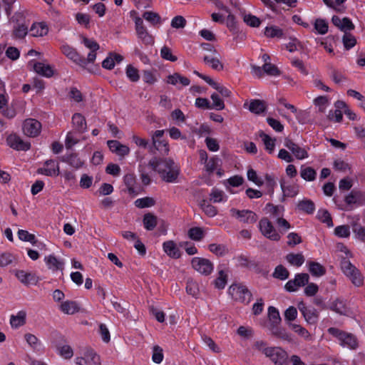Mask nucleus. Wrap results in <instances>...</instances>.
Segmentation results:
<instances>
[{"instance_id":"aec40b11","label":"nucleus","mask_w":365,"mask_h":365,"mask_svg":"<svg viewBox=\"0 0 365 365\" xmlns=\"http://www.w3.org/2000/svg\"><path fill=\"white\" fill-rule=\"evenodd\" d=\"M107 144L110 150L119 156L124 157L130 153V148L118 140H108Z\"/></svg>"},{"instance_id":"9d476101","label":"nucleus","mask_w":365,"mask_h":365,"mask_svg":"<svg viewBox=\"0 0 365 365\" xmlns=\"http://www.w3.org/2000/svg\"><path fill=\"white\" fill-rule=\"evenodd\" d=\"M284 146L292 152V156L295 157L297 160H302L309 157L308 150L307 147H301L295 143L290 139H285L284 143Z\"/></svg>"},{"instance_id":"4d7b16f0","label":"nucleus","mask_w":365,"mask_h":365,"mask_svg":"<svg viewBox=\"0 0 365 365\" xmlns=\"http://www.w3.org/2000/svg\"><path fill=\"white\" fill-rule=\"evenodd\" d=\"M188 236L193 240L199 241L204 236L203 230L198 227H192L188 230Z\"/></svg>"},{"instance_id":"13d9d810","label":"nucleus","mask_w":365,"mask_h":365,"mask_svg":"<svg viewBox=\"0 0 365 365\" xmlns=\"http://www.w3.org/2000/svg\"><path fill=\"white\" fill-rule=\"evenodd\" d=\"M347 94L360 101L359 107L365 111V97L362 94L353 89L348 90Z\"/></svg>"},{"instance_id":"a19ab883","label":"nucleus","mask_w":365,"mask_h":365,"mask_svg":"<svg viewBox=\"0 0 365 365\" xmlns=\"http://www.w3.org/2000/svg\"><path fill=\"white\" fill-rule=\"evenodd\" d=\"M143 18L153 26L160 24L162 22L160 15L158 13L150 11H145L143 14Z\"/></svg>"},{"instance_id":"6ab92c4d","label":"nucleus","mask_w":365,"mask_h":365,"mask_svg":"<svg viewBox=\"0 0 365 365\" xmlns=\"http://www.w3.org/2000/svg\"><path fill=\"white\" fill-rule=\"evenodd\" d=\"M38 173L47 176H57L59 175L58 163L53 160H46L43 165L38 169Z\"/></svg>"},{"instance_id":"dca6fc26","label":"nucleus","mask_w":365,"mask_h":365,"mask_svg":"<svg viewBox=\"0 0 365 365\" xmlns=\"http://www.w3.org/2000/svg\"><path fill=\"white\" fill-rule=\"evenodd\" d=\"M43 261L48 269L53 272L61 271L63 272L65 266L63 259L58 258L54 255H48L45 256Z\"/></svg>"},{"instance_id":"ddd939ff","label":"nucleus","mask_w":365,"mask_h":365,"mask_svg":"<svg viewBox=\"0 0 365 365\" xmlns=\"http://www.w3.org/2000/svg\"><path fill=\"white\" fill-rule=\"evenodd\" d=\"M81 43L91 51L88 53L86 60V66L88 63H93L96 58V51L100 48L99 44L93 38H88L83 36Z\"/></svg>"},{"instance_id":"bb28decb","label":"nucleus","mask_w":365,"mask_h":365,"mask_svg":"<svg viewBox=\"0 0 365 365\" xmlns=\"http://www.w3.org/2000/svg\"><path fill=\"white\" fill-rule=\"evenodd\" d=\"M123 60V57L118 53H110L109 55L103 61L102 66L108 70L114 68L115 63H120Z\"/></svg>"},{"instance_id":"c85d7f7f","label":"nucleus","mask_w":365,"mask_h":365,"mask_svg":"<svg viewBox=\"0 0 365 365\" xmlns=\"http://www.w3.org/2000/svg\"><path fill=\"white\" fill-rule=\"evenodd\" d=\"M163 248L164 252L170 257L178 258L180 256L178 247L172 240L165 242Z\"/></svg>"},{"instance_id":"a878e982","label":"nucleus","mask_w":365,"mask_h":365,"mask_svg":"<svg viewBox=\"0 0 365 365\" xmlns=\"http://www.w3.org/2000/svg\"><path fill=\"white\" fill-rule=\"evenodd\" d=\"M334 25L344 31H351L354 29V25L348 18L340 19L339 16H334L331 19Z\"/></svg>"},{"instance_id":"412c9836","label":"nucleus","mask_w":365,"mask_h":365,"mask_svg":"<svg viewBox=\"0 0 365 365\" xmlns=\"http://www.w3.org/2000/svg\"><path fill=\"white\" fill-rule=\"evenodd\" d=\"M29 65L32 66L34 71L41 76L49 78L53 74V70L48 64H45L41 62L30 61Z\"/></svg>"},{"instance_id":"7ed1b4c3","label":"nucleus","mask_w":365,"mask_h":365,"mask_svg":"<svg viewBox=\"0 0 365 365\" xmlns=\"http://www.w3.org/2000/svg\"><path fill=\"white\" fill-rule=\"evenodd\" d=\"M229 294L236 301L248 304L251 301L252 294L247 288L241 284H232L229 287Z\"/></svg>"},{"instance_id":"69168bd1","label":"nucleus","mask_w":365,"mask_h":365,"mask_svg":"<svg viewBox=\"0 0 365 365\" xmlns=\"http://www.w3.org/2000/svg\"><path fill=\"white\" fill-rule=\"evenodd\" d=\"M24 339L27 344H29V346L33 349L38 348L41 344L40 340L37 338V336L32 334L26 333L24 335Z\"/></svg>"},{"instance_id":"f3484780","label":"nucleus","mask_w":365,"mask_h":365,"mask_svg":"<svg viewBox=\"0 0 365 365\" xmlns=\"http://www.w3.org/2000/svg\"><path fill=\"white\" fill-rule=\"evenodd\" d=\"M15 276L26 286L36 284L39 280L38 277L35 273L24 270H16Z\"/></svg>"},{"instance_id":"bf43d9fd","label":"nucleus","mask_w":365,"mask_h":365,"mask_svg":"<svg viewBox=\"0 0 365 365\" xmlns=\"http://www.w3.org/2000/svg\"><path fill=\"white\" fill-rule=\"evenodd\" d=\"M155 148L164 155H168L169 153L168 143L165 140H153V142Z\"/></svg>"},{"instance_id":"338daca9","label":"nucleus","mask_w":365,"mask_h":365,"mask_svg":"<svg viewBox=\"0 0 365 365\" xmlns=\"http://www.w3.org/2000/svg\"><path fill=\"white\" fill-rule=\"evenodd\" d=\"M125 73L127 77L133 82H136L140 78L138 70L131 65L127 66Z\"/></svg>"},{"instance_id":"4be33fe9","label":"nucleus","mask_w":365,"mask_h":365,"mask_svg":"<svg viewBox=\"0 0 365 365\" xmlns=\"http://www.w3.org/2000/svg\"><path fill=\"white\" fill-rule=\"evenodd\" d=\"M299 309L308 324H314L317 323L318 314L314 309L308 308L302 303L299 304Z\"/></svg>"},{"instance_id":"6e6d98bb","label":"nucleus","mask_w":365,"mask_h":365,"mask_svg":"<svg viewBox=\"0 0 365 365\" xmlns=\"http://www.w3.org/2000/svg\"><path fill=\"white\" fill-rule=\"evenodd\" d=\"M135 205L139 208L150 207L154 205L155 200L151 197H143L137 199L134 202Z\"/></svg>"},{"instance_id":"2eb2a0df","label":"nucleus","mask_w":365,"mask_h":365,"mask_svg":"<svg viewBox=\"0 0 365 365\" xmlns=\"http://www.w3.org/2000/svg\"><path fill=\"white\" fill-rule=\"evenodd\" d=\"M61 52L69 59L73 61L76 64L86 67V60L81 57L75 48L68 44H63L61 47Z\"/></svg>"},{"instance_id":"9b49d317","label":"nucleus","mask_w":365,"mask_h":365,"mask_svg":"<svg viewBox=\"0 0 365 365\" xmlns=\"http://www.w3.org/2000/svg\"><path fill=\"white\" fill-rule=\"evenodd\" d=\"M22 130L24 135L31 138L36 137L41 133V124L36 119L28 118L24 121Z\"/></svg>"},{"instance_id":"393cba45","label":"nucleus","mask_w":365,"mask_h":365,"mask_svg":"<svg viewBox=\"0 0 365 365\" xmlns=\"http://www.w3.org/2000/svg\"><path fill=\"white\" fill-rule=\"evenodd\" d=\"M29 32L32 36L42 37L48 34V29L44 22H36L31 26Z\"/></svg>"},{"instance_id":"603ef678","label":"nucleus","mask_w":365,"mask_h":365,"mask_svg":"<svg viewBox=\"0 0 365 365\" xmlns=\"http://www.w3.org/2000/svg\"><path fill=\"white\" fill-rule=\"evenodd\" d=\"M243 21L250 26L257 28L259 27L261 21L260 19L251 14H245L243 15Z\"/></svg>"},{"instance_id":"0eeeda50","label":"nucleus","mask_w":365,"mask_h":365,"mask_svg":"<svg viewBox=\"0 0 365 365\" xmlns=\"http://www.w3.org/2000/svg\"><path fill=\"white\" fill-rule=\"evenodd\" d=\"M78 365H101L100 356L93 349H86L81 356L75 359Z\"/></svg>"},{"instance_id":"f8f14e48","label":"nucleus","mask_w":365,"mask_h":365,"mask_svg":"<svg viewBox=\"0 0 365 365\" xmlns=\"http://www.w3.org/2000/svg\"><path fill=\"white\" fill-rule=\"evenodd\" d=\"M309 277L306 273L297 274L293 279L289 280L284 288L289 292L297 291L301 287L304 286L309 282Z\"/></svg>"},{"instance_id":"58836bf2","label":"nucleus","mask_w":365,"mask_h":365,"mask_svg":"<svg viewBox=\"0 0 365 365\" xmlns=\"http://www.w3.org/2000/svg\"><path fill=\"white\" fill-rule=\"evenodd\" d=\"M297 208L303 211L307 214H312L314 212L315 210V206L314 202L308 199H304L301 201H299L297 204Z\"/></svg>"},{"instance_id":"20e7f679","label":"nucleus","mask_w":365,"mask_h":365,"mask_svg":"<svg viewBox=\"0 0 365 365\" xmlns=\"http://www.w3.org/2000/svg\"><path fill=\"white\" fill-rule=\"evenodd\" d=\"M134 22L138 38L145 45H153L154 43V38L148 31L142 18L135 16Z\"/></svg>"},{"instance_id":"5701e85b","label":"nucleus","mask_w":365,"mask_h":365,"mask_svg":"<svg viewBox=\"0 0 365 365\" xmlns=\"http://www.w3.org/2000/svg\"><path fill=\"white\" fill-rule=\"evenodd\" d=\"M165 82L168 84L177 86L178 88H180V86H187L190 83V81L187 77L182 76L178 73L168 76Z\"/></svg>"},{"instance_id":"c756f323","label":"nucleus","mask_w":365,"mask_h":365,"mask_svg":"<svg viewBox=\"0 0 365 365\" xmlns=\"http://www.w3.org/2000/svg\"><path fill=\"white\" fill-rule=\"evenodd\" d=\"M26 313L25 311H19L16 315H11L10 324L12 328H19L26 323Z\"/></svg>"},{"instance_id":"8fccbe9b","label":"nucleus","mask_w":365,"mask_h":365,"mask_svg":"<svg viewBox=\"0 0 365 365\" xmlns=\"http://www.w3.org/2000/svg\"><path fill=\"white\" fill-rule=\"evenodd\" d=\"M314 29L319 34L324 35L328 31V23L322 19H317L314 23Z\"/></svg>"},{"instance_id":"4c0bfd02","label":"nucleus","mask_w":365,"mask_h":365,"mask_svg":"<svg viewBox=\"0 0 365 365\" xmlns=\"http://www.w3.org/2000/svg\"><path fill=\"white\" fill-rule=\"evenodd\" d=\"M186 292L188 294L194 297H197L200 294V287L198 283L193 279H188L186 284Z\"/></svg>"},{"instance_id":"72a5a7b5","label":"nucleus","mask_w":365,"mask_h":365,"mask_svg":"<svg viewBox=\"0 0 365 365\" xmlns=\"http://www.w3.org/2000/svg\"><path fill=\"white\" fill-rule=\"evenodd\" d=\"M264 34L267 38H282L283 36V31L277 26H268L265 27Z\"/></svg>"},{"instance_id":"f257e3e1","label":"nucleus","mask_w":365,"mask_h":365,"mask_svg":"<svg viewBox=\"0 0 365 365\" xmlns=\"http://www.w3.org/2000/svg\"><path fill=\"white\" fill-rule=\"evenodd\" d=\"M149 165L156 170L161 178L167 182H175L179 175L180 168L171 159L150 160Z\"/></svg>"},{"instance_id":"f03ea898","label":"nucleus","mask_w":365,"mask_h":365,"mask_svg":"<svg viewBox=\"0 0 365 365\" xmlns=\"http://www.w3.org/2000/svg\"><path fill=\"white\" fill-rule=\"evenodd\" d=\"M328 332L335 336L343 347L350 349H355L358 346V341L355 336L351 334L344 332L339 329L331 327Z\"/></svg>"},{"instance_id":"5fc2aeb1","label":"nucleus","mask_w":365,"mask_h":365,"mask_svg":"<svg viewBox=\"0 0 365 365\" xmlns=\"http://www.w3.org/2000/svg\"><path fill=\"white\" fill-rule=\"evenodd\" d=\"M227 274L223 271L220 270L218 272V277L215 280V286L219 289H224L227 284Z\"/></svg>"},{"instance_id":"c03bdc74","label":"nucleus","mask_w":365,"mask_h":365,"mask_svg":"<svg viewBox=\"0 0 365 365\" xmlns=\"http://www.w3.org/2000/svg\"><path fill=\"white\" fill-rule=\"evenodd\" d=\"M210 200L213 202H223L227 200V196L222 190L213 188L210 194Z\"/></svg>"},{"instance_id":"864d4df0","label":"nucleus","mask_w":365,"mask_h":365,"mask_svg":"<svg viewBox=\"0 0 365 365\" xmlns=\"http://www.w3.org/2000/svg\"><path fill=\"white\" fill-rule=\"evenodd\" d=\"M163 349L158 345H155L152 349V360L155 364H160L163 360Z\"/></svg>"},{"instance_id":"49530a36","label":"nucleus","mask_w":365,"mask_h":365,"mask_svg":"<svg viewBox=\"0 0 365 365\" xmlns=\"http://www.w3.org/2000/svg\"><path fill=\"white\" fill-rule=\"evenodd\" d=\"M18 237L21 241L29 242L33 245H37L38 241L36 239V236L34 234L29 233L26 230H19L18 231Z\"/></svg>"},{"instance_id":"a18cd8bd","label":"nucleus","mask_w":365,"mask_h":365,"mask_svg":"<svg viewBox=\"0 0 365 365\" xmlns=\"http://www.w3.org/2000/svg\"><path fill=\"white\" fill-rule=\"evenodd\" d=\"M331 309L340 314L346 315L349 314V309L344 302L341 300H336L333 302L330 307Z\"/></svg>"},{"instance_id":"774afa93","label":"nucleus","mask_w":365,"mask_h":365,"mask_svg":"<svg viewBox=\"0 0 365 365\" xmlns=\"http://www.w3.org/2000/svg\"><path fill=\"white\" fill-rule=\"evenodd\" d=\"M282 192L285 196L294 197L298 194L299 190L297 185H281Z\"/></svg>"},{"instance_id":"c9c22d12","label":"nucleus","mask_w":365,"mask_h":365,"mask_svg":"<svg viewBox=\"0 0 365 365\" xmlns=\"http://www.w3.org/2000/svg\"><path fill=\"white\" fill-rule=\"evenodd\" d=\"M143 222L147 230H153L158 224V217L149 212L144 215Z\"/></svg>"},{"instance_id":"0e129e2a","label":"nucleus","mask_w":365,"mask_h":365,"mask_svg":"<svg viewBox=\"0 0 365 365\" xmlns=\"http://www.w3.org/2000/svg\"><path fill=\"white\" fill-rule=\"evenodd\" d=\"M247 177L250 181H252L257 186H262L263 185V180H262V178L258 177L256 171L252 168L248 169L247 173Z\"/></svg>"},{"instance_id":"e2e57ef3","label":"nucleus","mask_w":365,"mask_h":365,"mask_svg":"<svg viewBox=\"0 0 365 365\" xmlns=\"http://www.w3.org/2000/svg\"><path fill=\"white\" fill-rule=\"evenodd\" d=\"M202 340L203 343L214 353H219L220 349L215 341L208 336L202 335Z\"/></svg>"},{"instance_id":"7c9ffc66","label":"nucleus","mask_w":365,"mask_h":365,"mask_svg":"<svg viewBox=\"0 0 365 365\" xmlns=\"http://www.w3.org/2000/svg\"><path fill=\"white\" fill-rule=\"evenodd\" d=\"M288 327L291 329L294 332L297 334L299 336L304 339L305 340L311 339V334L304 327H302L300 324L289 322L287 323Z\"/></svg>"},{"instance_id":"37998d69","label":"nucleus","mask_w":365,"mask_h":365,"mask_svg":"<svg viewBox=\"0 0 365 365\" xmlns=\"http://www.w3.org/2000/svg\"><path fill=\"white\" fill-rule=\"evenodd\" d=\"M266 108L264 101L260 100H252L249 105V110L255 114H260L264 111Z\"/></svg>"},{"instance_id":"f704fd0d","label":"nucleus","mask_w":365,"mask_h":365,"mask_svg":"<svg viewBox=\"0 0 365 365\" xmlns=\"http://www.w3.org/2000/svg\"><path fill=\"white\" fill-rule=\"evenodd\" d=\"M266 213L269 214L272 217H281L284 214V207L281 205H274L272 204H267L265 207Z\"/></svg>"},{"instance_id":"a211bd4d","label":"nucleus","mask_w":365,"mask_h":365,"mask_svg":"<svg viewBox=\"0 0 365 365\" xmlns=\"http://www.w3.org/2000/svg\"><path fill=\"white\" fill-rule=\"evenodd\" d=\"M6 143L9 147L16 150H28L31 147L29 142L24 141L19 135L11 134L7 137Z\"/></svg>"},{"instance_id":"cd10ccee","label":"nucleus","mask_w":365,"mask_h":365,"mask_svg":"<svg viewBox=\"0 0 365 365\" xmlns=\"http://www.w3.org/2000/svg\"><path fill=\"white\" fill-rule=\"evenodd\" d=\"M59 309L66 314H73L79 311L80 307L75 301L66 300L60 304Z\"/></svg>"},{"instance_id":"423d86ee","label":"nucleus","mask_w":365,"mask_h":365,"mask_svg":"<svg viewBox=\"0 0 365 365\" xmlns=\"http://www.w3.org/2000/svg\"><path fill=\"white\" fill-rule=\"evenodd\" d=\"M274 365H287V352L280 346H272L266 356Z\"/></svg>"},{"instance_id":"de8ad7c7","label":"nucleus","mask_w":365,"mask_h":365,"mask_svg":"<svg viewBox=\"0 0 365 365\" xmlns=\"http://www.w3.org/2000/svg\"><path fill=\"white\" fill-rule=\"evenodd\" d=\"M56 350L58 355L65 359H69L73 355V349L67 344L58 346Z\"/></svg>"},{"instance_id":"1a4fd4ad","label":"nucleus","mask_w":365,"mask_h":365,"mask_svg":"<svg viewBox=\"0 0 365 365\" xmlns=\"http://www.w3.org/2000/svg\"><path fill=\"white\" fill-rule=\"evenodd\" d=\"M259 228L262 234L271 240L279 241L281 238L272 222L267 218H262L259 221Z\"/></svg>"},{"instance_id":"680f3d73","label":"nucleus","mask_w":365,"mask_h":365,"mask_svg":"<svg viewBox=\"0 0 365 365\" xmlns=\"http://www.w3.org/2000/svg\"><path fill=\"white\" fill-rule=\"evenodd\" d=\"M347 277L352 282V283L357 287H359L363 284V277L358 269H356L354 272H351V274H349Z\"/></svg>"},{"instance_id":"6e6552de","label":"nucleus","mask_w":365,"mask_h":365,"mask_svg":"<svg viewBox=\"0 0 365 365\" xmlns=\"http://www.w3.org/2000/svg\"><path fill=\"white\" fill-rule=\"evenodd\" d=\"M192 268L203 275L210 274L213 269V264L207 259L202 257H194L191 261Z\"/></svg>"},{"instance_id":"09e8293b","label":"nucleus","mask_w":365,"mask_h":365,"mask_svg":"<svg viewBox=\"0 0 365 365\" xmlns=\"http://www.w3.org/2000/svg\"><path fill=\"white\" fill-rule=\"evenodd\" d=\"M308 265L309 271L314 276L320 277L325 273L324 268L318 262H310Z\"/></svg>"},{"instance_id":"39448f33","label":"nucleus","mask_w":365,"mask_h":365,"mask_svg":"<svg viewBox=\"0 0 365 365\" xmlns=\"http://www.w3.org/2000/svg\"><path fill=\"white\" fill-rule=\"evenodd\" d=\"M230 216L240 222L245 224H252L257 220V215L250 210H238L231 208L230 210Z\"/></svg>"},{"instance_id":"2f4dec72","label":"nucleus","mask_w":365,"mask_h":365,"mask_svg":"<svg viewBox=\"0 0 365 365\" xmlns=\"http://www.w3.org/2000/svg\"><path fill=\"white\" fill-rule=\"evenodd\" d=\"M72 123L76 130L83 133L86 130L85 118L80 113H75L72 117Z\"/></svg>"},{"instance_id":"4468645a","label":"nucleus","mask_w":365,"mask_h":365,"mask_svg":"<svg viewBox=\"0 0 365 365\" xmlns=\"http://www.w3.org/2000/svg\"><path fill=\"white\" fill-rule=\"evenodd\" d=\"M221 166V159L217 156H212L204 164V170L209 175L216 172L218 177H222L224 175V171Z\"/></svg>"},{"instance_id":"e433bc0d","label":"nucleus","mask_w":365,"mask_h":365,"mask_svg":"<svg viewBox=\"0 0 365 365\" xmlns=\"http://www.w3.org/2000/svg\"><path fill=\"white\" fill-rule=\"evenodd\" d=\"M313 103L319 112L324 113L330 104V99L327 96H320L314 99Z\"/></svg>"},{"instance_id":"b1692460","label":"nucleus","mask_w":365,"mask_h":365,"mask_svg":"<svg viewBox=\"0 0 365 365\" xmlns=\"http://www.w3.org/2000/svg\"><path fill=\"white\" fill-rule=\"evenodd\" d=\"M220 59V55L215 49H213V56H205L203 58L206 64L217 71H221L223 69V65L221 63Z\"/></svg>"},{"instance_id":"3c124183","label":"nucleus","mask_w":365,"mask_h":365,"mask_svg":"<svg viewBox=\"0 0 365 365\" xmlns=\"http://www.w3.org/2000/svg\"><path fill=\"white\" fill-rule=\"evenodd\" d=\"M351 228L357 239L361 241L365 240V227L361 226L358 222H354L351 224Z\"/></svg>"},{"instance_id":"ea45409f","label":"nucleus","mask_w":365,"mask_h":365,"mask_svg":"<svg viewBox=\"0 0 365 365\" xmlns=\"http://www.w3.org/2000/svg\"><path fill=\"white\" fill-rule=\"evenodd\" d=\"M259 137L264 144L265 149L269 153H272L274 150L276 139L271 138L264 133H261Z\"/></svg>"},{"instance_id":"052dcab7","label":"nucleus","mask_w":365,"mask_h":365,"mask_svg":"<svg viewBox=\"0 0 365 365\" xmlns=\"http://www.w3.org/2000/svg\"><path fill=\"white\" fill-rule=\"evenodd\" d=\"M273 276L281 280L287 279L289 277L288 270L282 265H278L274 272Z\"/></svg>"},{"instance_id":"79ce46f5","label":"nucleus","mask_w":365,"mask_h":365,"mask_svg":"<svg viewBox=\"0 0 365 365\" xmlns=\"http://www.w3.org/2000/svg\"><path fill=\"white\" fill-rule=\"evenodd\" d=\"M300 175L304 180L313 181L316 179L317 173L312 168L302 165L300 169Z\"/></svg>"},{"instance_id":"473e14b6","label":"nucleus","mask_w":365,"mask_h":365,"mask_svg":"<svg viewBox=\"0 0 365 365\" xmlns=\"http://www.w3.org/2000/svg\"><path fill=\"white\" fill-rule=\"evenodd\" d=\"M287 261L293 266L300 267L305 261L302 253H289L286 256Z\"/></svg>"}]
</instances>
